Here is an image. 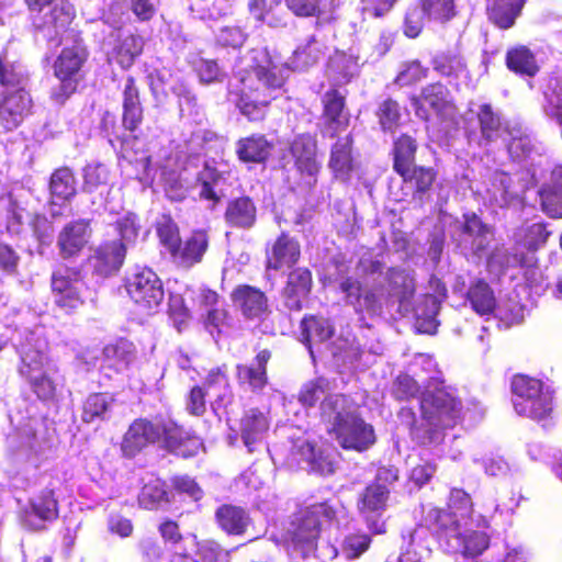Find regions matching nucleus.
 <instances>
[{
    "mask_svg": "<svg viewBox=\"0 0 562 562\" xmlns=\"http://www.w3.org/2000/svg\"><path fill=\"white\" fill-rule=\"evenodd\" d=\"M284 85L285 78L277 67L257 65L228 95L243 116L258 123L266 120L272 101L278 98L277 91Z\"/></svg>",
    "mask_w": 562,
    "mask_h": 562,
    "instance_id": "nucleus-1",
    "label": "nucleus"
},
{
    "mask_svg": "<svg viewBox=\"0 0 562 562\" xmlns=\"http://www.w3.org/2000/svg\"><path fill=\"white\" fill-rule=\"evenodd\" d=\"M419 143L408 133H401L392 142L390 151L392 169L400 177L402 186L411 191L413 201L424 203L434 191L438 170L429 165H418Z\"/></svg>",
    "mask_w": 562,
    "mask_h": 562,
    "instance_id": "nucleus-2",
    "label": "nucleus"
},
{
    "mask_svg": "<svg viewBox=\"0 0 562 562\" xmlns=\"http://www.w3.org/2000/svg\"><path fill=\"white\" fill-rule=\"evenodd\" d=\"M347 395H336L325 402L323 422L329 423L327 434L344 450L363 452L376 440L374 428L361 414L349 408Z\"/></svg>",
    "mask_w": 562,
    "mask_h": 562,
    "instance_id": "nucleus-3",
    "label": "nucleus"
},
{
    "mask_svg": "<svg viewBox=\"0 0 562 562\" xmlns=\"http://www.w3.org/2000/svg\"><path fill=\"white\" fill-rule=\"evenodd\" d=\"M90 58V50L82 37L81 31H74L71 44L65 45L53 61V75L58 86L50 93V99L58 105H64L79 91L86 79V68Z\"/></svg>",
    "mask_w": 562,
    "mask_h": 562,
    "instance_id": "nucleus-4",
    "label": "nucleus"
},
{
    "mask_svg": "<svg viewBox=\"0 0 562 562\" xmlns=\"http://www.w3.org/2000/svg\"><path fill=\"white\" fill-rule=\"evenodd\" d=\"M336 516L337 509L329 501L300 507L288 530V541L293 550L300 552L304 558L313 553L321 536L323 522H331Z\"/></svg>",
    "mask_w": 562,
    "mask_h": 562,
    "instance_id": "nucleus-5",
    "label": "nucleus"
},
{
    "mask_svg": "<svg viewBox=\"0 0 562 562\" xmlns=\"http://www.w3.org/2000/svg\"><path fill=\"white\" fill-rule=\"evenodd\" d=\"M50 292L54 304L71 314L86 304L90 291L81 268L60 265L52 271Z\"/></svg>",
    "mask_w": 562,
    "mask_h": 562,
    "instance_id": "nucleus-6",
    "label": "nucleus"
},
{
    "mask_svg": "<svg viewBox=\"0 0 562 562\" xmlns=\"http://www.w3.org/2000/svg\"><path fill=\"white\" fill-rule=\"evenodd\" d=\"M123 286L133 304L146 313L154 312L165 299L162 280L148 267H137L128 272Z\"/></svg>",
    "mask_w": 562,
    "mask_h": 562,
    "instance_id": "nucleus-7",
    "label": "nucleus"
},
{
    "mask_svg": "<svg viewBox=\"0 0 562 562\" xmlns=\"http://www.w3.org/2000/svg\"><path fill=\"white\" fill-rule=\"evenodd\" d=\"M338 290L345 304L353 310L360 321H364L366 316L381 315L383 304L378 286H368L358 278L347 276L338 282Z\"/></svg>",
    "mask_w": 562,
    "mask_h": 562,
    "instance_id": "nucleus-8",
    "label": "nucleus"
},
{
    "mask_svg": "<svg viewBox=\"0 0 562 562\" xmlns=\"http://www.w3.org/2000/svg\"><path fill=\"white\" fill-rule=\"evenodd\" d=\"M420 411L451 428L461 418L462 401L456 390L439 380L432 384V391L424 395Z\"/></svg>",
    "mask_w": 562,
    "mask_h": 562,
    "instance_id": "nucleus-9",
    "label": "nucleus"
},
{
    "mask_svg": "<svg viewBox=\"0 0 562 562\" xmlns=\"http://www.w3.org/2000/svg\"><path fill=\"white\" fill-rule=\"evenodd\" d=\"M272 359L269 348H255V357L250 361L235 366V379L240 390L254 395H261L270 385L268 367Z\"/></svg>",
    "mask_w": 562,
    "mask_h": 562,
    "instance_id": "nucleus-10",
    "label": "nucleus"
},
{
    "mask_svg": "<svg viewBox=\"0 0 562 562\" xmlns=\"http://www.w3.org/2000/svg\"><path fill=\"white\" fill-rule=\"evenodd\" d=\"M159 442L169 453L189 459L195 457L203 447L201 438L173 419L158 420Z\"/></svg>",
    "mask_w": 562,
    "mask_h": 562,
    "instance_id": "nucleus-11",
    "label": "nucleus"
},
{
    "mask_svg": "<svg viewBox=\"0 0 562 562\" xmlns=\"http://www.w3.org/2000/svg\"><path fill=\"white\" fill-rule=\"evenodd\" d=\"M409 101L414 108L415 114L424 121L429 120V113L424 106V103L441 120L453 116L458 111V106L451 97L450 90L441 81L427 83L422 88L420 94L411 95Z\"/></svg>",
    "mask_w": 562,
    "mask_h": 562,
    "instance_id": "nucleus-12",
    "label": "nucleus"
},
{
    "mask_svg": "<svg viewBox=\"0 0 562 562\" xmlns=\"http://www.w3.org/2000/svg\"><path fill=\"white\" fill-rule=\"evenodd\" d=\"M323 137L336 138L346 132L350 125V113L347 108V97L337 87L324 92L321 98Z\"/></svg>",
    "mask_w": 562,
    "mask_h": 562,
    "instance_id": "nucleus-13",
    "label": "nucleus"
},
{
    "mask_svg": "<svg viewBox=\"0 0 562 562\" xmlns=\"http://www.w3.org/2000/svg\"><path fill=\"white\" fill-rule=\"evenodd\" d=\"M231 300L247 322H265L271 314L269 297L260 288L247 283L236 285Z\"/></svg>",
    "mask_w": 562,
    "mask_h": 562,
    "instance_id": "nucleus-14",
    "label": "nucleus"
},
{
    "mask_svg": "<svg viewBox=\"0 0 562 562\" xmlns=\"http://www.w3.org/2000/svg\"><path fill=\"white\" fill-rule=\"evenodd\" d=\"M0 102V136L18 128L32 113L33 100L23 83L8 92H2Z\"/></svg>",
    "mask_w": 562,
    "mask_h": 562,
    "instance_id": "nucleus-15",
    "label": "nucleus"
},
{
    "mask_svg": "<svg viewBox=\"0 0 562 562\" xmlns=\"http://www.w3.org/2000/svg\"><path fill=\"white\" fill-rule=\"evenodd\" d=\"M159 442L158 420L153 422L148 418H135L127 430L124 432L120 449L126 459H133L138 456L148 446Z\"/></svg>",
    "mask_w": 562,
    "mask_h": 562,
    "instance_id": "nucleus-16",
    "label": "nucleus"
},
{
    "mask_svg": "<svg viewBox=\"0 0 562 562\" xmlns=\"http://www.w3.org/2000/svg\"><path fill=\"white\" fill-rule=\"evenodd\" d=\"M313 289V273L307 267L291 269L281 289L283 306L290 312H300L304 302L311 296Z\"/></svg>",
    "mask_w": 562,
    "mask_h": 562,
    "instance_id": "nucleus-17",
    "label": "nucleus"
},
{
    "mask_svg": "<svg viewBox=\"0 0 562 562\" xmlns=\"http://www.w3.org/2000/svg\"><path fill=\"white\" fill-rule=\"evenodd\" d=\"M126 252L127 247L122 240L100 243L88 258L92 274L109 278L117 273L125 261Z\"/></svg>",
    "mask_w": 562,
    "mask_h": 562,
    "instance_id": "nucleus-18",
    "label": "nucleus"
},
{
    "mask_svg": "<svg viewBox=\"0 0 562 562\" xmlns=\"http://www.w3.org/2000/svg\"><path fill=\"white\" fill-rule=\"evenodd\" d=\"M210 246V229L194 228L181 240L171 261L179 268L191 269L204 260Z\"/></svg>",
    "mask_w": 562,
    "mask_h": 562,
    "instance_id": "nucleus-19",
    "label": "nucleus"
},
{
    "mask_svg": "<svg viewBox=\"0 0 562 562\" xmlns=\"http://www.w3.org/2000/svg\"><path fill=\"white\" fill-rule=\"evenodd\" d=\"M296 171L302 177L316 179L322 164L317 158V139L310 133H302L294 137L289 148Z\"/></svg>",
    "mask_w": 562,
    "mask_h": 562,
    "instance_id": "nucleus-20",
    "label": "nucleus"
},
{
    "mask_svg": "<svg viewBox=\"0 0 562 562\" xmlns=\"http://www.w3.org/2000/svg\"><path fill=\"white\" fill-rule=\"evenodd\" d=\"M302 256L300 241L288 232H282L266 250L267 271L295 268Z\"/></svg>",
    "mask_w": 562,
    "mask_h": 562,
    "instance_id": "nucleus-21",
    "label": "nucleus"
},
{
    "mask_svg": "<svg viewBox=\"0 0 562 562\" xmlns=\"http://www.w3.org/2000/svg\"><path fill=\"white\" fill-rule=\"evenodd\" d=\"M480 133V145H490L508 134L509 127L501 111L491 102L480 103L470 110Z\"/></svg>",
    "mask_w": 562,
    "mask_h": 562,
    "instance_id": "nucleus-22",
    "label": "nucleus"
},
{
    "mask_svg": "<svg viewBox=\"0 0 562 562\" xmlns=\"http://www.w3.org/2000/svg\"><path fill=\"white\" fill-rule=\"evenodd\" d=\"M55 367L47 342L32 339L22 345L18 372L23 380L53 370Z\"/></svg>",
    "mask_w": 562,
    "mask_h": 562,
    "instance_id": "nucleus-23",
    "label": "nucleus"
},
{
    "mask_svg": "<svg viewBox=\"0 0 562 562\" xmlns=\"http://www.w3.org/2000/svg\"><path fill=\"white\" fill-rule=\"evenodd\" d=\"M402 414L407 415L412 423L408 428L411 439L418 446L430 447L443 442L446 432L449 428L440 420L435 419L425 411H420V417L417 419L412 408L403 409Z\"/></svg>",
    "mask_w": 562,
    "mask_h": 562,
    "instance_id": "nucleus-24",
    "label": "nucleus"
},
{
    "mask_svg": "<svg viewBox=\"0 0 562 562\" xmlns=\"http://www.w3.org/2000/svg\"><path fill=\"white\" fill-rule=\"evenodd\" d=\"M91 220L78 218L63 226L57 236V247L63 259L78 257L91 236Z\"/></svg>",
    "mask_w": 562,
    "mask_h": 562,
    "instance_id": "nucleus-25",
    "label": "nucleus"
},
{
    "mask_svg": "<svg viewBox=\"0 0 562 562\" xmlns=\"http://www.w3.org/2000/svg\"><path fill=\"white\" fill-rule=\"evenodd\" d=\"M77 15L75 5L69 0L55 1L34 29L46 34L50 40L68 31Z\"/></svg>",
    "mask_w": 562,
    "mask_h": 562,
    "instance_id": "nucleus-26",
    "label": "nucleus"
},
{
    "mask_svg": "<svg viewBox=\"0 0 562 562\" xmlns=\"http://www.w3.org/2000/svg\"><path fill=\"white\" fill-rule=\"evenodd\" d=\"M122 125L125 131L133 134V140L138 139L135 133L144 121V108L140 102L139 89L134 77L128 76L122 92Z\"/></svg>",
    "mask_w": 562,
    "mask_h": 562,
    "instance_id": "nucleus-27",
    "label": "nucleus"
},
{
    "mask_svg": "<svg viewBox=\"0 0 562 562\" xmlns=\"http://www.w3.org/2000/svg\"><path fill=\"white\" fill-rule=\"evenodd\" d=\"M420 525L438 540L451 535L454 536L460 530V520L456 512H452L447 506L431 505L424 508Z\"/></svg>",
    "mask_w": 562,
    "mask_h": 562,
    "instance_id": "nucleus-28",
    "label": "nucleus"
},
{
    "mask_svg": "<svg viewBox=\"0 0 562 562\" xmlns=\"http://www.w3.org/2000/svg\"><path fill=\"white\" fill-rule=\"evenodd\" d=\"M300 341L313 355V345L323 344L335 335V325L322 314H305L300 321Z\"/></svg>",
    "mask_w": 562,
    "mask_h": 562,
    "instance_id": "nucleus-29",
    "label": "nucleus"
},
{
    "mask_svg": "<svg viewBox=\"0 0 562 562\" xmlns=\"http://www.w3.org/2000/svg\"><path fill=\"white\" fill-rule=\"evenodd\" d=\"M257 205L248 195L231 199L224 211L225 224L234 229H251L257 223Z\"/></svg>",
    "mask_w": 562,
    "mask_h": 562,
    "instance_id": "nucleus-30",
    "label": "nucleus"
},
{
    "mask_svg": "<svg viewBox=\"0 0 562 562\" xmlns=\"http://www.w3.org/2000/svg\"><path fill=\"white\" fill-rule=\"evenodd\" d=\"M270 427V420L258 407L245 411L238 423V431L248 452L255 451V445L259 442Z\"/></svg>",
    "mask_w": 562,
    "mask_h": 562,
    "instance_id": "nucleus-31",
    "label": "nucleus"
},
{
    "mask_svg": "<svg viewBox=\"0 0 562 562\" xmlns=\"http://www.w3.org/2000/svg\"><path fill=\"white\" fill-rule=\"evenodd\" d=\"M273 143L266 135L252 133L236 142L235 153L244 164H266L271 156Z\"/></svg>",
    "mask_w": 562,
    "mask_h": 562,
    "instance_id": "nucleus-32",
    "label": "nucleus"
},
{
    "mask_svg": "<svg viewBox=\"0 0 562 562\" xmlns=\"http://www.w3.org/2000/svg\"><path fill=\"white\" fill-rule=\"evenodd\" d=\"M214 519L217 527L228 536L245 535L251 522L246 508L228 503L216 508Z\"/></svg>",
    "mask_w": 562,
    "mask_h": 562,
    "instance_id": "nucleus-33",
    "label": "nucleus"
},
{
    "mask_svg": "<svg viewBox=\"0 0 562 562\" xmlns=\"http://www.w3.org/2000/svg\"><path fill=\"white\" fill-rule=\"evenodd\" d=\"M342 393H331L330 382L324 376H317L302 384L297 392L296 400L305 409L314 408L318 405L319 416L323 420V409L325 402Z\"/></svg>",
    "mask_w": 562,
    "mask_h": 562,
    "instance_id": "nucleus-34",
    "label": "nucleus"
},
{
    "mask_svg": "<svg viewBox=\"0 0 562 562\" xmlns=\"http://www.w3.org/2000/svg\"><path fill=\"white\" fill-rule=\"evenodd\" d=\"M459 233L464 243H471L473 254L480 255L487 248V237L492 234V228L475 212L471 211L462 214Z\"/></svg>",
    "mask_w": 562,
    "mask_h": 562,
    "instance_id": "nucleus-35",
    "label": "nucleus"
},
{
    "mask_svg": "<svg viewBox=\"0 0 562 562\" xmlns=\"http://www.w3.org/2000/svg\"><path fill=\"white\" fill-rule=\"evenodd\" d=\"M337 140L330 147L328 167L335 178L348 180L355 168L352 146L353 137L349 133L344 137H336Z\"/></svg>",
    "mask_w": 562,
    "mask_h": 562,
    "instance_id": "nucleus-36",
    "label": "nucleus"
},
{
    "mask_svg": "<svg viewBox=\"0 0 562 562\" xmlns=\"http://www.w3.org/2000/svg\"><path fill=\"white\" fill-rule=\"evenodd\" d=\"M526 0H487V20L501 30L513 27L520 16Z\"/></svg>",
    "mask_w": 562,
    "mask_h": 562,
    "instance_id": "nucleus-37",
    "label": "nucleus"
},
{
    "mask_svg": "<svg viewBox=\"0 0 562 562\" xmlns=\"http://www.w3.org/2000/svg\"><path fill=\"white\" fill-rule=\"evenodd\" d=\"M137 359V348L133 341L121 337L103 348V361L116 372L127 370Z\"/></svg>",
    "mask_w": 562,
    "mask_h": 562,
    "instance_id": "nucleus-38",
    "label": "nucleus"
},
{
    "mask_svg": "<svg viewBox=\"0 0 562 562\" xmlns=\"http://www.w3.org/2000/svg\"><path fill=\"white\" fill-rule=\"evenodd\" d=\"M172 498V492L168 483L160 477H153L140 487L137 503L145 510H158L169 505Z\"/></svg>",
    "mask_w": 562,
    "mask_h": 562,
    "instance_id": "nucleus-39",
    "label": "nucleus"
},
{
    "mask_svg": "<svg viewBox=\"0 0 562 562\" xmlns=\"http://www.w3.org/2000/svg\"><path fill=\"white\" fill-rule=\"evenodd\" d=\"M507 69L520 77H535L540 71L535 53L526 45L509 47L505 55Z\"/></svg>",
    "mask_w": 562,
    "mask_h": 562,
    "instance_id": "nucleus-40",
    "label": "nucleus"
},
{
    "mask_svg": "<svg viewBox=\"0 0 562 562\" xmlns=\"http://www.w3.org/2000/svg\"><path fill=\"white\" fill-rule=\"evenodd\" d=\"M49 194L53 199L68 202L77 194V180L74 170L68 166L56 168L48 182Z\"/></svg>",
    "mask_w": 562,
    "mask_h": 562,
    "instance_id": "nucleus-41",
    "label": "nucleus"
},
{
    "mask_svg": "<svg viewBox=\"0 0 562 562\" xmlns=\"http://www.w3.org/2000/svg\"><path fill=\"white\" fill-rule=\"evenodd\" d=\"M514 408L518 415L542 423L546 426L553 414L552 396L542 391L539 395L526 402L514 403Z\"/></svg>",
    "mask_w": 562,
    "mask_h": 562,
    "instance_id": "nucleus-42",
    "label": "nucleus"
},
{
    "mask_svg": "<svg viewBox=\"0 0 562 562\" xmlns=\"http://www.w3.org/2000/svg\"><path fill=\"white\" fill-rule=\"evenodd\" d=\"M467 301L479 315L492 314L496 308V297L491 285L482 278L471 282L467 291Z\"/></svg>",
    "mask_w": 562,
    "mask_h": 562,
    "instance_id": "nucleus-43",
    "label": "nucleus"
},
{
    "mask_svg": "<svg viewBox=\"0 0 562 562\" xmlns=\"http://www.w3.org/2000/svg\"><path fill=\"white\" fill-rule=\"evenodd\" d=\"M390 296L397 299L400 305L409 303L415 296L416 284L414 277L405 269L392 267L387 270Z\"/></svg>",
    "mask_w": 562,
    "mask_h": 562,
    "instance_id": "nucleus-44",
    "label": "nucleus"
},
{
    "mask_svg": "<svg viewBox=\"0 0 562 562\" xmlns=\"http://www.w3.org/2000/svg\"><path fill=\"white\" fill-rule=\"evenodd\" d=\"M299 453L307 462L310 472L330 475L335 472V462L315 443L304 440L297 446Z\"/></svg>",
    "mask_w": 562,
    "mask_h": 562,
    "instance_id": "nucleus-45",
    "label": "nucleus"
},
{
    "mask_svg": "<svg viewBox=\"0 0 562 562\" xmlns=\"http://www.w3.org/2000/svg\"><path fill=\"white\" fill-rule=\"evenodd\" d=\"M114 398L104 392L90 393L81 405V420L91 424L97 420H105Z\"/></svg>",
    "mask_w": 562,
    "mask_h": 562,
    "instance_id": "nucleus-46",
    "label": "nucleus"
},
{
    "mask_svg": "<svg viewBox=\"0 0 562 562\" xmlns=\"http://www.w3.org/2000/svg\"><path fill=\"white\" fill-rule=\"evenodd\" d=\"M458 549L464 558H476L483 554L490 547L491 537L484 530L470 529L464 532L460 530L454 535Z\"/></svg>",
    "mask_w": 562,
    "mask_h": 562,
    "instance_id": "nucleus-47",
    "label": "nucleus"
},
{
    "mask_svg": "<svg viewBox=\"0 0 562 562\" xmlns=\"http://www.w3.org/2000/svg\"><path fill=\"white\" fill-rule=\"evenodd\" d=\"M57 371V367H55L53 370L41 372L24 380L36 400L44 404H50L57 401L58 385L55 380Z\"/></svg>",
    "mask_w": 562,
    "mask_h": 562,
    "instance_id": "nucleus-48",
    "label": "nucleus"
},
{
    "mask_svg": "<svg viewBox=\"0 0 562 562\" xmlns=\"http://www.w3.org/2000/svg\"><path fill=\"white\" fill-rule=\"evenodd\" d=\"M390 491H382L378 485L368 484L359 494L357 508L361 515H381L387 508Z\"/></svg>",
    "mask_w": 562,
    "mask_h": 562,
    "instance_id": "nucleus-49",
    "label": "nucleus"
},
{
    "mask_svg": "<svg viewBox=\"0 0 562 562\" xmlns=\"http://www.w3.org/2000/svg\"><path fill=\"white\" fill-rule=\"evenodd\" d=\"M111 187V171L101 162L87 164L82 169V191L97 193Z\"/></svg>",
    "mask_w": 562,
    "mask_h": 562,
    "instance_id": "nucleus-50",
    "label": "nucleus"
},
{
    "mask_svg": "<svg viewBox=\"0 0 562 562\" xmlns=\"http://www.w3.org/2000/svg\"><path fill=\"white\" fill-rule=\"evenodd\" d=\"M430 64L434 71L446 78H459L467 70L463 57L452 50L436 54Z\"/></svg>",
    "mask_w": 562,
    "mask_h": 562,
    "instance_id": "nucleus-51",
    "label": "nucleus"
},
{
    "mask_svg": "<svg viewBox=\"0 0 562 562\" xmlns=\"http://www.w3.org/2000/svg\"><path fill=\"white\" fill-rule=\"evenodd\" d=\"M322 45L316 37L311 36L305 43L300 44L291 56V66L296 70H304L316 65L323 57Z\"/></svg>",
    "mask_w": 562,
    "mask_h": 562,
    "instance_id": "nucleus-52",
    "label": "nucleus"
},
{
    "mask_svg": "<svg viewBox=\"0 0 562 562\" xmlns=\"http://www.w3.org/2000/svg\"><path fill=\"white\" fill-rule=\"evenodd\" d=\"M32 514L42 521H53L58 518V501L54 488L45 487L30 502Z\"/></svg>",
    "mask_w": 562,
    "mask_h": 562,
    "instance_id": "nucleus-53",
    "label": "nucleus"
},
{
    "mask_svg": "<svg viewBox=\"0 0 562 562\" xmlns=\"http://www.w3.org/2000/svg\"><path fill=\"white\" fill-rule=\"evenodd\" d=\"M155 228L159 244L168 251L172 260L182 240L178 224L171 216L167 215L156 223Z\"/></svg>",
    "mask_w": 562,
    "mask_h": 562,
    "instance_id": "nucleus-54",
    "label": "nucleus"
},
{
    "mask_svg": "<svg viewBox=\"0 0 562 562\" xmlns=\"http://www.w3.org/2000/svg\"><path fill=\"white\" fill-rule=\"evenodd\" d=\"M221 179V173L215 168L206 167L204 171L196 176V183L200 187L199 198L203 201L211 202L209 209L215 210L222 201L221 195L216 192L215 186Z\"/></svg>",
    "mask_w": 562,
    "mask_h": 562,
    "instance_id": "nucleus-55",
    "label": "nucleus"
},
{
    "mask_svg": "<svg viewBox=\"0 0 562 562\" xmlns=\"http://www.w3.org/2000/svg\"><path fill=\"white\" fill-rule=\"evenodd\" d=\"M510 389L515 395L514 403H520L539 395L543 391V383L539 379L518 373L513 376Z\"/></svg>",
    "mask_w": 562,
    "mask_h": 562,
    "instance_id": "nucleus-56",
    "label": "nucleus"
},
{
    "mask_svg": "<svg viewBox=\"0 0 562 562\" xmlns=\"http://www.w3.org/2000/svg\"><path fill=\"white\" fill-rule=\"evenodd\" d=\"M418 4L430 21L447 23L457 15L456 0H419Z\"/></svg>",
    "mask_w": 562,
    "mask_h": 562,
    "instance_id": "nucleus-57",
    "label": "nucleus"
},
{
    "mask_svg": "<svg viewBox=\"0 0 562 562\" xmlns=\"http://www.w3.org/2000/svg\"><path fill=\"white\" fill-rule=\"evenodd\" d=\"M280 3L281 0H249L248 9L255 20L278 26L282 22V15L276 12Z\"/></svg>",
    "mask_w": 562,
    "mask_h": 562,
    "instance_id": "nucleus-58",
    "label": "nucleus"
},
{
    "mask_svg": "<svg viewBox=\"0 0 562 562\" xmlns=\"http://www.w3.org/2000/svg\"><path fill=\"white\" fill-rule=\"evenodd\" d=\"M192 541L195 547V557L199 562H221L228 557V552L212 538L201 539L192 535Z\"/></svg>",
    "mask_w": 562,
    "mask_h": 562,
    "instance_id": "nucleus-59",
    "label": "nucleus"
},
{
    "mask_svg": "<svg viewBox=\"0 0 562 562\" xmlns=\"http://www.w3.org/2000/svg\"><path fill=\"white\" fill-rule=\"evenodd\" d=\"M536 251H531V254H515L512 255L507 250L496 249L487 259V265L490 268H493L496 263L502 267V270L506 269L510 261L513 260V265H517L519 267L526 268H535L538 265V258L535 255Z\"/></svg>",
    "mask_w": 562,
    "mask_h": 562,
    "instance_id": "nucleus-60",
    "label": "nucleus"
},
{
    "mask_svg": "<svg viewBox=\"0 0 562 562\" xmlns=\"http://www.w3.org/2000/svg\"><path fill=\"white\" fill-rule=\"evenodd\" d=\"M375 115L381 130L393 133L400 126L401 105L396 100L386 98L379 104Z\"/></svg>",
    "mask_w": 562,
    "mask_h": 562,
    "instance_id": "nucleus-61",
    "label": "nucleus"
},
{
    "mask_svg": "<svg viewBox=\"0 0 562 562\" xmlns=\"http://www.w3.org/2000/svg\"><path fill=\"white\" fill-rule=\"evenodd\" d=\"M23 83V76L9 58L5 47L0 49V92H8Z\"/></svg>",
    "mask_w": 562,
    "mask_h": 562,
    "instance_id": "nucleus-62",
    "label": "nucleus"
},
{
    "mask_svg": "<svg viewBox=\"0 0 562 562\" xmlns=\"http://www.w3.org/2000/svg\"><path fill=\"white\" fill-rule=\"evenodd\" d=\"M204 326L211 335L221 336L232 328L233 317L227 308H211L206 312Z\"/></svg>",
    "mask_w": 562,
    "mask_h": 562,
    "instance_id": "nucleus-63",
    "label": "nucleus"
},
{
    "mask_svg": "<svg viewBox=\"0 0 562 562\" xmlns=\"http://www.w3.org/2000/svg\"><path fill=\"white\" fill-rule=\"evenodd\" d=\"M392 396L398 401H411L420 393V385L409 374L402 372L393 381Z\"/></svg>",
    "mask_w": 562,
    "mask_h": 562,
    "instance_id": "nucleus-64",
    "label": "nucleus"
}]
</instances>
